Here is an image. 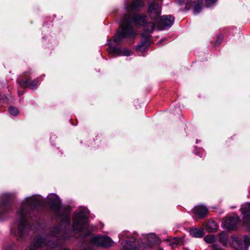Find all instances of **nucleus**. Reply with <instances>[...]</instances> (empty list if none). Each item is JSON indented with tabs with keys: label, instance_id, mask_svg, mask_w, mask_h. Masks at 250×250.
Segmentation results:
<instances>
[{
	"label": "nucleus",
	"instance_id": "25",
	"mask_svg": "<svg viewBox=\"0 0 250 250\" xmlns=\"http://www.w3.org/2000/svg\"><path fill=\"white\" fill-rule=\"evenodd\" d=\"M202 9V6L200 4H196L193 8V13L194 15L199 13Z\"/></svg>",
	"mask_w": 250,
	"mask_h": 250
},
{
	"label": "nucleus",
	"instance_id": "14",
	"mask_svg": "<svg viewBox=\"0 0 250 250\" xmlns=\"http://www.w3.org/2000/svg\"><path fill=\"white\" fill-rule=\"evenodd\" d=\"M241 212L244 223L249 226L250 225V202L245 205L241 208Z\"/></svg>",
	"mask_w": 250,
	"mask_h": 250
},
{
	"label": "nucleus",
	"instance_id": "8",
	"mask_svg": "<svg viewBox=\"0 0 250 250\" xmlns=\"http://www.w3.org/2000/svg\"><path fill=\"white\" fill-rule=\"evenodd\" d=\"M92 244L104 248H108L112 246L114 242L110 237L107 235H97L93 236L91 239Z\"/></svg>",
	"mask_w": 250,
	"mask_h": 250
},
{
	"label": "nucleus",
	"instance_id": "24",
	"mask_svg": "<svg viewBox=\"0 0 250 250\" xmlns=\"http://www.w3.org/2000/svg\"><path fill=\"white\" fill-rule=\"evenodd\" d=\"M9 111L10 113L13 116H16L19 113L18 109L17 108L13 106H10L9 108Z\"/></svg>",
	"mask_w": 250,
	"mask_h": 250
},
{
	"label": "nucleus",
	"instance_id": "23",
	"mask_svg": "<svg viewBox=\"0 0 250 250\" xmlns=\"http://www.w3.org/2000/svg\"><path fill=\"white\" fill-rule=\"evenodd\" d=\"M204 240L207 243L213 244L216 242V238L213 235H208L204 237Z\"/></svg>",
	"mask_w": 250,
	"mask_h": 250
},
{
	"label": "nucleus",
	"instance_id": "28",
	"mask_svg": "<svg viewBox=\"0 0 250 250\" xmlns=\"http://www.w3.org/2000/svg\"><path fill=\"white\" fill-rule=\"evenodd\" d=\"M212 249L213 250H222L220 246L215 244L214 243L212 245Z\"/></svg>",
	"mask_w": 250,
	"mask_h": 250
},
{
	"label": "nucleus",
	"instance_id": "18",
	"mask_svg": "<svg viewBox=\"0 0 250 250\" xmlns=\"http://www.w3.org/2000/svg\"><path fill=\"white\" fill-rule=\"evenodd\" d=\"M38 82V79L34 80L30 83H29L28 80H24L21 82L20 84L23 87H29L32 89H34L37 87Z\"/></svg>",
	"mask_w": 250,
	"mask_h": 250
},
{
	"label": "nucleus",
	"instance_id": "11",
	"mask_svg": "<svg viewBox=\"0 0 250 250\" xmlns=\"http://www.w3.org/2000/svg\"><path fill=\"white\" fill-rule=\"evenodd\" d=\"M148 13L152 19H157L161 13V7L155 1L151 2L148 6Z\"/></svg>",
	"mask_w": 250,
	"mask_h": 250
},
{
	"label": "nucleus",
	"instance_id": "15",
	"mask_svg": "<svg viewBox=\"0 0 250 250\" xmlns=\"http://www.w3.org/2000/svg\"><path fill=\"white\" fill-rule=\"evenodd\" d=\"M195 215L199 218L205 217L208 213V208L203 206H197L195 207L193 209Z\"/></svg>",
	"mask_w": 250,
	"mask_h": 250
},
{
	"label": "nucleus",
	"instance_id": "30",
	"mask_svg": "<svg viewBox=\"0 0 250 250\" xmlns=\"http://www.w3.org/2000/svg\"><path fill=\"white\" fill-rule=\"evenodd\" d=\"M222 39H223V36L222 35H219L218 37V39L216 41L217 42L219 43L220 42H221V41H222Z\"/></svg>",
	"mask_w": 250,
	"mask_h": 250
},
{
	"label": "nucleus",
	"instance_id": "5",
	"mask_svg": "<svg viewBox=\"0 0 250 250\" xmlns=\"http://www.w3.org/2000/svg\"><path fill=\"white\" fill-rule=\"evenodd\" d=\"M89 211L86 208L81 209L73 219L72 228L73 230L80 231L87 227V221Z\"/></svg>",
	"mask_w": 250,
	"mask_h": 250
},
{
	"label": "nucleus",
	"instance_id": "1",
	"mask_svg": "<svg viewBox=\"0 0 250 250\" xmlns=\"http://www.w3.org/2000/svg\"><path fill=\"white\" fill-rule=\"evenodd\" d=\"M62 225L54 226L49 229L46 238L37 236L30 247V250H50L63 245L65 241L73 235V231L67 232L62 229Z\"/></svg>",
	"mask_w": 250,
	"mask_h": 250
},
{
	"label": "nucleus",
	"instance_id": "19",
	"mask_svg": "<svg viewBox=\"0 0 250 250\" xmlns=\"http://www.w3.org/2000/svg\"><path fill=\"white\" fill-rule=\"evenodd\" d=\"M218 225L214 221H209L205 226L206 230L208 232H212L217 229Z\"/></svg>",
	"mask_w": 250,
	"mask_h": 250
},
{
	"label": "nucleus",
	"instance_id": "22",
	"mask_svg": "<svg viewBox=\"0 0 250 250\" xmlns=\"http://www.w3.org/2000/svg\"><path fill=\"white\" fill-rule=\"evenodd\" d=\"M220 242L224 245L226 246L228 244V237L227 234L225 232H221L219 235Z\"/></svg>",
	"mask_w": 250,
	"mask_h": 250
},
{
	"label": "nucleus",
	"instance_id": "17",
	"mask_svg": "<svg viewBox=\"0 0 250 250\" xmlns=\"http://www.w3.org/2000/svg\"><path fill=\"white\" fill-rule=\"evenodd\" d=\"M150 45V41L148 37L145 38L144 41L136 47L137 51L144 52L147 51Z\"/></svg>",
	"mask_w": 250,
	"mask_h": 250
},
{
	"label": "nucleus",
	"instance_id": "7",
	"mask_svg": "<svg viewBox=\"0 0 250 250\" xmlns=\"http://www.w3.org/2000/svg\"><path fill=\"white\" fill-rule=\"evenodd\" d=\"M15 196L14 194L5 193L0 197V219L4 218L6 213L10 208V201Z\"/></svg>",
	"mask_w": 250,
	"mask_h": 250
},
{
	"label": "nucleus",
	"instance_id": "26",
	"mask_svg": "<svg viewBox=\"0 0 250 250\" xmlns=\"http://www.w3.org/2000/svg\"><path fill=\"white\" fill-rule=\"evenodd\" d=\"M148 240L150 243L156 242L157 237L154 234H151L148 236Z\"/></svg>",
	"mask_w": 250,
	"mask_h": 250
},
{
	"label": "nucleus",
	"instance_id": "27",
	"mask_svg": "<svg viewBox=\"0 0 250 250\" xmlns=\"http://www.w3.org/2000/svg\"><path fill=\"white\" fill-rule=\"evenodd\" d=\"M216 0H206V3L208 7L210 6L216 2Z\"/></svg>",
	"mask_w": 250,
	"mask_h": 250
},
{
	"label": "nucleus",
	"instance_id": "6",
	"mask_svg": "<svg viewBox=\"0 0 250 250\" xmlns=\"http://www.w3.org/2000/svg\"><path fill=\"white\" fill-rule=\"evenodd\" d=\"M229 245L235 250H246L250 246V238L247 236L232 235Z\"/></svg>",
	"mask_w": 250,
	"mask_h": 250
},
{
	"label": "nucleus",
	"instance_id": "9",
	"mask_svg": "<svg viewBox=\"0 0 250 250\" xmlns=\"http://www.w3.org/2000/svg\"><path fill=\"white\" fill-rule=\"evenodd\" d=\"M116 35L114 36L113 39L109 40L108 42L107 45L109 46L108 52L109 53L115 54L118 56H129L131 54V51L125 48L122 47H116L112 46L113 43H119L120 42H117L114 41V38ZM123 41V40L121 41V42Z\"/></svg>",
	"mask_w": 250,
	"mask_h": 250
},
{
	"label": "nucleus",
	"instance_id": "2",
	"mask_svg": "<svg viewBox=\"0 0 250 250\" xmlns=\"http://www.w3.org/2000/svg\"><path fill=\"white\" fill-rule=\"evenodd\" d=\"M45 205V201L40 195H33L26 198L21 202L20 209L17 211L15 221L20 236H23L27 232L29 226L27 219L31 216V211L38 207Z\"/></svg>",
	"mask_w": 250,
	"mask_h": 250
},
{
	"label": "nucleus",
	"instance_id": "29",
	"mask_svg": "<svg viewBox=\"0 0 250 250\" xmlns=\"http://www.w3.org/2000/svg\"><path fill=\"white\" fill-rule=\"evenodd\" d=\"M125 235H126V232H122L119 235L120 239H122Z\"/></svg>",
	"mask_w": 250,
	"mask_h": 250
},
{
	"label": "nucleus",
	"instance_id": "21",
	"mask_svg": "<svg viewBox=\"0 0 250 250\" xmlns=\"http://www.w3.org/2000/svg\"><path fill=\"white\" fill-rule=\"evenodd\" d=\"M190 233L195 237H202L204 235L203 231L197 229H193L190 230Z\"/></svg>",
	"mask_w": 250,
	"mask_h": 250
},
{
	"label": "nucleus",
	"instance_id": "4",
	"mask_svg": "<svg viewBox=\"0 0 250 250\" xmlns=\"http://www.w3.org/2000/svg\"><path fill=\"white\" fill-rule=\"evenodd\" d=\"M47 199L52 209L55 211L56 215L59 217L62 223L69 226L70 224V208L61 207L60 199L55 194L51 193L49 194Z\"/></svg>",
	"mask_w": 250,
	"mask_h": 250
},
{
	"label": "nucleus",
	"instance_id": "31",
	"mask_svg": "<svg viewBox=\"0 0 250 250\" xmlns=\"http://www.w3.org/2000/svg\"><path fill=\"white\" fill-rule=\"evenodd\" d=\"M191 0H182V1L185 2L186 4L189 3Z\"/></svg>",
	"mask_w": 250,
	"mask_h": 250
},
{
	"label": "nucleus",
	"instance_id": "12",
	"mask_svg": "<svg viewBox=\"0 0 250 250\" xmlns=\"http://www.w3.org/2000/svg\"><path fill=\"white\" fill-rule=\"evenodd\" d=\"M136 239L134 237L126 238V239L122 244L124 247V250H137V249H142V246L141 245H138L137 247L136 246Z\"/></svg>",
	"mask_w": 250,
	"mask_h": 250
},
{
	"label": "nucleus",
	"instance_id": "16",
	"mask_svg": "<svg viewBox=\"0 0 250 250\" xmlns=\"http://www.w3.org/2000/svg\"><path fill=\"white\" fill-rule=\"evenodd\" d=\"M174 21V18L170 15L162 16L161 18L160 24L162 25L163 29H165L171 26Z\"/></svg>",
	"mask_w": 250,
	"mask_h": 250
},
{
	"label": "nucleus",
	"instance_id": "13",
	"mask_svg": "<svg viewBox=\"0 0 250 250\" xmlns=\"http://www.w3.org/2000/svg\"><path fill=\"white\" fill-rule=\"evenodd\" d=\"M144 5L142 0H133L130 5L126 6V14H131L134 11L138 10Z\"/></svg>",
	"mask_w": 250,
	"mask_h": 250
},
{
	"label": "nucleus",
	"instance_id": "20",
	"mask_svg": "<svg viewBox=\"0 0 250 250\" xmlns=\"http://www.w3.org/2000/svg\"><path fill=\"white\" fill-rule=\"evenodd\" d=\"M155 24L152 22H146L144 25V29L148 33H152L154 29Z\"/></svg>",
	"mask_w": 250,
	"mask_h": 250
},
{
	"label": "nucleus",
	"instance_id": "10",
	"mask_svg": "<svg viewBox=\"0 0 250 250\" xmlns=\"http://www.w3.org/2000/svg\"><path fill=\"white\" fill-rule=\"evenodd\" d=\"M240 219L237 215L233 216H227L225 218L223 227L229 230H234L237 228V225Z\"/></svg>",
	"mask_w": 250,
	"mask_h": 250
},
{
	"label": "nucleus",
	"instance_id": "3",
	"mask_svg": "<svg viewBox=\"0 0 250 250\" xmlns=\"http://www.w3.org/2000/svg\"><path fill=\"white\" fill-rule=\"evenodd\" d=\"M147 19L145 15L135 14L131 19L130 14H125L117 31L114 41L119 42L125 38H134L136 33L131 25L132 21L138 26H144L147 21Z\"/></svg>",
	"mask_w": 250,
	"mask_h": 250
}]
</instances>
